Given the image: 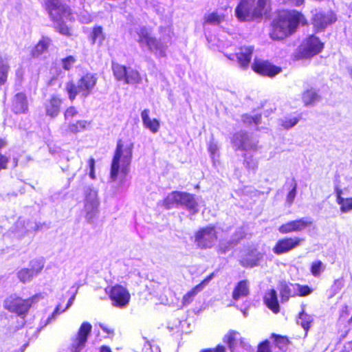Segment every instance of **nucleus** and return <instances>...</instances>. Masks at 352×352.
<instances>
[{
	"mask_svg": "<svg viewBox=\"0 0 352 352\" xmlns=\"http://www.w3.org/2000/svg\"><path fill=\"white\" fill-rule=\"evenodd\" d=\"M307 20L305 15L296 10L280 11L271 23L270 38L283 40L294 34L299 25H305Z\"/></svg>",
	"mask_w": 352,
	"mask_h": 352,
	"instance_id": "obj_1",
	"label": "nucleus"
},
{
	"mask_svg": "<svg viewBox=\"0 0 352 352\" xmlns=\"http://www.w3.org/2000/svg\"><path fill=\"white\" fill-rule=\"evenodd\" d=\"M272 10L270 0H241L235 8V14L241 22L260 21L270 18Z\"/></svg>",
	"mask_w": 352,
	"mask_h": 352,
	"instance_id": "obj_2",
	"label": "nucleus"
},
{
	"mask_svg": "<svg viewBox=\"0 0 352 352\" xmlns=\"http://www.w3.org/2000/svg\"><path fill=\"white\" fill-rule=\"evenodd\" d=\"M133 144L130 140L119 139L117 142L111 164V177L113 180L118 175L120 170L126 175L133 156Z\"/></svg>",
	"mask_w": 352,
	"mask_h": 352,
	"instance_id": "obj_3",
	"label": "nucleus"
},
{
	"mask_svg": "<svg viewBox=\"0 0 352 352\" xmlns=\"http://www.w3.org/2000/svg\"><path fill=\"white\" fill-rule=\"evenodd\" d=\"M97 80L98 78L95 74L86 73L80 76L77 84L72 80L67 81L65 89L69 100L73 102L78 94L85 98H87L91 94L96 85Z\"/></svg>",
	"mask_w": 352,
	"mask_h": 352,
	"instance_id": "obj_4",
	"label": "nucleus"
},
{
	"mask_svg": "<svg viewBox=\"0 0 352 352\" xmlns=\"http://www.w3.org/2000/svg\"><path fill=\"white\" fill-rule=\"evenodd\" d=\"M41 298V294H35L28 298L23 299L13 294L6 298L3 306L6 310L23 318L28 314L32 305Z\"/></svg>",
	"mask_w": 352,
	"mask_h": 352,
	"instance_id": "obj_5",
	"label": "nucleus"
},
{
	"mask_svg": "<svg viewBox=\"0 0 352 352\" xmlns=\"http://www.w3.org/2000/svg\"><path fill=\"white\" fill-rule=\"evenodd\" d=\"M173 204L185 206L192 214L198 212L195 195L186 192L173 191L163 200V206L169 209Z\"/></svg>",
	"mask_w": 352,
	"mask_h": 352,
	"instance_id": "obj_6",
	"label": "nucleus"
},
{
	"mask_svg": "<svg viewBox=\"0 0 352 352\" xmlns=\"http://www.w3.org/2000/svg\"><path fill=\"white\" fill-rule=\"evenodd\" d=\"M138 43L140 45L145 46L151 53L154 54L157 58L166 57L167 46L160 39L151 36L146 28H141L138 32Z\"/></svg>",
	"mask_w": 352,
	"mask_h": 352,
	"instance_id": "obj_7",
	"label": "nucleus"
},
{
	"mask_svg": "<svg viewBox=\"0 0 352 352\" xmlns=\"http://www.w3.org/2000/svg\"><path fill=\"white\" fill-rule=\"evenodd\" d=\"M324 48V43L319 38L312 34L309 36L301 44L294 54L296 60L309 59L320 54Z\"/></svg>",
	"mask_w": 352,
	"mask_h": 352,
	"instance_id": "obj_8",
	"label": "nucleus"
},
{
	"mask_svg": "<svg viewBox=\"0 0 352 352\" xmlns=\"http://www.w3.org/2000/svg\"><path fill=\"white\" fill-rule=\"evenodd\" d=\"M111 69L116 80L124 84L137 86L142 82L140 73L131 67L112 63Z\"/></svg>",
	"mask_w": 352,
	"mask_h": 352,
	"instance_id": "obj_9",
	"label": "nucleus"
},
{
	"mask_svg": "<svg viewBox=\"0 0 352 352\" xmlns=\"http://www.w3.org/2000/svg\"><path fill=\"white\" fill-rule=\"evenodd\" d=\"M218 240V232L214 225L199 228L194 234V242L200 250L212 248Z\"/></svg>",
	"mask_w": 352,
	"mask_h": 352,
	"instance_id": "obj_10",
	"label": "nucleus"
},
{
	"mask_svg": "<svg viewBox=\"0 0 352 352\" xmlns=\"http://www.w3.org/2000/svg\"><path fill=\"white\" fill-rule=\"evenodd\" d=\"M91 330V324L88 322H83L78 328L76 335L72 338L71 344L67 349L68 352H80L85 347Z\"/></svg>",
	"mask_w": 352,
	"mask_h": 352,
	"instance_id": "obj_11",
	"label": "nucleus"
},
{
	"mask_svg": "<svg viewBox=\"0 0 352 352\" xmlns=\"http://www.w3.org/2000/svg\"><path fill=\"white\" fill-rule=\"evenodd\" d=\"M107 294L113 306L116 307L123 308L129 303L131 300L129 292L126 287L119 284L111 287Z\"/></svg>",
	"mask_w": 352,
	"mask_h": 352,
	"instance_id": "obj_12",
	"label": "nucleus"
},
{
	"mask_svg": "<svg viewBox=\"0 0 352 352\" xmlns=\"http://www.w3.org/2000/svg\"><path fill=\"white\" fill-rule=\"evenodd\" d=\"M78 115V111L74 106H69L65 109L63 116L65 122L67 124V131L71 133H77L86 129L87 122L85 120H77L73 122V119Z\"/></svg>",
	"mask_w": 352,
	"mask_h": 352,
	"instance_id": "obj_13",
	"label": "nucleus"
},
{
	"mask_svg": "<svg viewBox=\"0 0 352 352\" xmlns=\"http://www.w3.org/2000/svg\"><path fill=\"white\" fill-rule=\"evenodd\" d=\"M252 69L256 74L269 78H273L282 72V68L268 60L255 58L251 65Z\"/></svg>",
	"mask_w": 352,
	"mask_h": 352,
	"instance_id": "obj_14",
	"label": "nucleus"
},
{
	"mask_svg": "<svg viewBox=\"0 0 352 352\" xmlns=\"http://www.w3.org/2000/svg\"><path fill=\"white\" fill-rule=\"evenodd\" d=\"M337 21L336 12L330 10L327 12H319L312 17V25L315 32H323L329 25Z\"/></svg>",
	"mask_w": 352,
	"mask_h": 352,
	"instance_id": "obj_15",
	"label": "nucleus"
},
{
	"mask_svg": "<svg viewBox=\"0 0 352 352\" xmlns=\"http://www.w3.org/2000/svg\"><path fill=\"white\" fill-rule=\"evenodd\" d=\"M45 8L53 21H59L72 13L70 8L61 3L60 0H45Z\"/></svg>",
	"mask_w": 352,
	"mask_h": 352,
	"instance_id": "obj_16",
	"label": "nucleus"
},
{
	"mask_svg": "<svg viewBox=\"0 0 352 352\" xmlns=\"http://www.w3.org/2000/svg\"><path fill=\"white\" fill-rule=\"evenodd\" d=\"M304 241L302 238L298 236H287L277 241L273 247V252L280 255L287 253L298 247Z\"/></svg>",
	"mask_w": 352,
	"mask_h": 352,
	"instance_id": "obj_17",
	"label": "nucleus"
},
{
	"mask_svg": "<svg viewBox=\"0 0 352 352\" xmlns=\"http://www.w3.org/2000/svg\"><path fill=\"white\" fill-rule=\"evenodd\" d=\"M313 221L308 218H300L289 221L280 225L278 230L281 234H287L293 232H300L311 226Z\"/></svg>",
	"mask_w": 352,
	"mask_h": 352,
	"instance_id": "obj_18",
	"label": "nucleus"
},
{
	"mask_svg": "<svg viewBox=\"0 0 352 352\" xmlns=\"http://www.w3.org/2000/svg\"><path fill=\"white\" fill-rule=\"evenodd\" d=\"M11 110L16 115L26 114L29 111L28 100L25 92H18L11 99Z\"/></svg>",
	"mask_w": 352,
	"mask_h": 352,
	"instance_id": "obj_19",
	"label": "nucleus"
},
{
	"mask_svg": "<svg viewBox=\"0 0 352 352\" xmlns=\"http://www.w3.org/2000/svg\"><path fill=\"white\" fill-rule=\"evenodd\" d=\"M99 201L97 198V193L95 190H89L85 195V209L86 210V217L89 221L96 216L98 212Z\"/></svg>",
	"mask_w": 352,
	"mask_h": 352,
	"instance_id": "obj_20",
	"label": "nucleus"
},
{
	"mask_svg": "<svg viewBox=\"0 0 352 352\" xmlns=\"http://www.w3.org/2000/svg\"><path fill=\"white\" fill-rule=\"evenodd\" d=\"M63 99L58 95H52L44 103L45 114L51 118L58 116L61 110Z\"/></svg>",
	"mask_w": 352,
	"mask_h": 352,
	"instance_id": "obj_21",
	"label": "nucleus"
},
{
	"mask_svg": "<svg viewBox=\"0 0 352 352\" xmlns=\"http://www.w3.org/2000/svg\"><path fill=\"white\" fill-rule=\"evenodd\" d=\"M254 48L252 46H241L237 49L235 55L240 67L247 69L252 60Z\"/></svg>",
	"mask_w": 352,
	"mask_h": 352,
	"instance_id": "obj_22",
	"label": "nucleus"
},
{
	"mask_svg": "<svg viewBox=\"0 0 352 352\" xmlns=\"http://www.w3.org/2000/svg\"><path fill=\"white\" fill-rule=\"evenodd\" d=\"M263 260V255L254 250H250L240 261V265L245 268H253L258 266Z\"/></svg>",
	"mask_w": 352,
	"mask_h": 352,
	"instance_id": "obj_23",
	"label": "nucleus"
},
{
	"mask_svg": "<svg viewBox=\"0 0 352 352\" xmlns=\"http://www.w3.org/2000/svg\"><path fill=\"white\" fill-rule=\"evenodd\" d=\"M263 301L265 306L274 314H277L280 312V305L275 289H271L265 293Z\"/></svg>",
	"mask_w": 352,
	"mask_h": 352,
	"instance_id": "obj_24",
	"label": "nucleus"
},
{
	"mask_svg": "<svg viewBox=\"0 0 352 352\" xmlns=\"http://www.w3.org/2000/svg\"><path fill=\"white\" fill-rule=\"evenodd\" d=\"M301 98L304 106L310 107L318 102L321 100V96L315 88L309 87L302 93Z\"/></svg>",
	"mask_w": 352,
	"mask_h": 352,
	"instance_id": "obj_25",
	"label": "nucleus"
},
{
	"mask_svg": "<svg viewBox=\"0 0 352 352\" xmlns=\"http://www.w3.org/2000/svg\"><path fill=\"white\" fill-rule=\"evenodd\" d=\"M51 43V38L47 36H43L32 49L30 52L31 57L36 58L41 56L44 52L48 50Z\"/></svg>",
	"mask_w": 352,
	"mask_h": 352,
	"instance_id": "obj_26",
	"label": "nucleus"
},
{
	"mask_svg": "<svg viewBox=\"0 0 352 352\" xmlns=\"http://www.w3.org/2000/svg\"><path fill=\"white\" fill-rule=\"evenodd\" d=\"M249 282L244 279L239 280L233 289L232 297L236 301L241 298L246 297L249 295Z\"/></svg>",
	"mask_w": 352,
	"mask_h": 352,
	"instance_id": "obj_27",
	"label": "nucleus"
},
{
	"mask_svg": "<svg viewBox=\"0 0 352 352\" xmlns=\"http://www.w3.org/2000/svg\"><path fill=\"white\" fill-rule=\"evenodd\" d=\"M142 123L144 126L148 129L151 133H156L158 132L160 124L158 120L149 118V110L144 109L141 113Z\"/></svg>",
	"mask_w": 352,
	"mask_h": 352,
	"instance_id": "obj_28",
	"label": "nucleus"
},
{
	"mask_svg": "<svg viewBox=\"0 0 352 352\" xmlns=\"http://www.w3.org/2000/svg\"><path fill=\"white\" fill-rule=\"evenodd\" d=\"M342 191L341 189L336 190V202L340 206L342 212H347L352 210V197L344 198L342 197Z\"/></svg>",
	"mask_w": 352,
	"mask_h": 352,
	"instance_id": "obj_29",
	"label": "nucleus"
},
{
	"mask_svg": "<svg viewBox=\"0 0 352 352\" xmlns=\"http://www.w3.org/2000/svg\"><path fill=\"white\" fill-rule=\"evenodd\" d=\"M240 333L236 330L230 329L223 336V341L227 344L230 352H234L237 340L239 339Z\"/></svg>",
	"mask_w": 352,
	"mask_h": 352,
	"instance_id": "obj_30",
	"label": "nucleus"
},
{
	"mask_svg": "<svg viewBox=\"0 0 352 352\" xmlns=\"http://www.w3.org/2000/svg\"><path fill=\"white\" fill-rule=\"evenodd\" d=\"M270 338L273 339L274 345L283 352L287 351L288 346L291 344V341L287 336L272 333Z\"/></svg>",
	"mask_w": 352,
	"mask_h": 352,
	"instance_id": "obj_31",
	"label": "nucleus"
},
{
	"mask_svg": "<svg viewBox=\"0 0 352 352\" xmlns=\"http://www.w3.org/2000/svg\"><path fill=\"white\" fill-rule=\"evenodd\" d=\"M89 39L91 44H95L98 42L99 45H102L105 39V34L103 32L102 26L95 25L89 36Z\"/></svg>",
	"mask_w": 352,
	"mask_h": 352,
	"instance_id": "obj_32",
	"label": "nucleus"
},
{
	"mask_svg": "<svg viewBox=\"0 0 352 352\" xmlns=\"http://www.w3.org/2000/svg\"><path fill=\"white\" fill-rule=\"evenodd\" d=\"M204 289L199 284L193 287L189 290L185 295L183 296L182 299V304L183 306H187L190 305L194 298L197 295L198 293L201 292Z\"/></svg>",
	"mask_w": 352,
	"mask_h": 352,
	"instance_id": "obj_33",
	"label": "nucleus"
},
{
	"mask_svg": "<svg viewBox=\"0 0 352 352\" xmlns=\"http://www.w3.org/2000/svg\"><path fill=\"white\" fill-rule=\"evenodd\" d=\"M225 19L224 14H219L217 12H212L204 16V25H219Z\"/></svg>",
	"mask_w": 352,
	"mask_h": 352,
	"instance_id": "obj_34",
	"label": "nucleus"
},
{
	"mask_svg": "<svg viewBox=\"0 0 352 352\" xmlns=\"http://www.w3.org/2000/svg\"><path fill=\"white\" fill-rule=\"evenodd\" d=\"M34 277L38 276L44 268V261L43 259L34 258L30 261L29 267H27Z\"/></svg>",
	"mask_w": 352,
	"mask_h": 352,
	"instance_id": "obj_35",
	"label": "nucleus"
},
{
	"mask_svg": "<svg viewBox=\"0 0 352 352\" xmlns=\"http://www.w3.org/2000/svg\"><path fill=\"white\" fill-rule=\"evenodd\" d=\"M241 120L243 123L245 125H258L261 123V114L251 116L245 113L242 115Z\"/></svg>",
	"mask_w": 352,
	"mask_h": 352,
	"instance_id": "obj_36",
	"label": "nucleus"
},
{
	"mask_svg": "<svg viewBox=\"0 0 352 352\" xmlns=\"http://www.w3.org/2000/svg\"><path fill=\"white\" fill-rule=\"evenodd\" d=\"M299 318L300 319V325L304 329V330L307 332L311 327V324L313 322V319L311 316L307 313H305V310L302 309L299 313Z\"/></svg>",
	"mask_w": 352,
	"mask_h": 352,
	"instance_id": "obj_37",
	"label": "nucleus"
},
{
	"mask_svg": "<svg viewBox=\"0 0 352 352\" xmlns=\"http://www.w3.org/2000/svg\"><path fill=\"white\" fill-rule=\"evenodd\" d=\"M324 270V266L320 260L314 261L311 263L310 272L314 277H319Z\"/></svg>",
	"mask_w": 352,
	"mask_h": 352,
	"instance_id": "obj_38",
	"label": "nucleus"
},
{
	"mask_svg": "<svg viewBox=\"0 0 352 352\" xmlns=\"http://www.w3.org/2000/svg\"><path fill=\"white\" fill-rule=\"evenodd\" d=\"M279 294L281 302H287L292 296V289L287 283H283L279 287Z\"/></svg>",
	"mask_w": 352,
	"mask_h": 352,
	"instance_id": "obj_39",
	"label": "nucleus"
},
{
	"mask_svg": "<svg viewBox=\"0 0 352 352\" xmlns=\"http://www.w3.org/2000/svg\"><path fill=\"white\" fill-rule=\"evenodd\" d=\"M17 278L20 282L26 283L32 280L34 276L30 273L27 267L21 268L16 273Z\"/></svg>",
	"mask_w": 352,
	"mask_h": 352,
	"instance_id": "obj_40",
	"label": "nucleus"
},
{
	"mask_svg": "<svg viewBox=\"0 0 352 352\" xmlns=\"http://www.w3.org/2000/svg\"><path fill=\"white\" fill-rule=\"evenodd\" d=\"M300 120V116L293 118H285L281 120L280 126L284 129L288 130L296 126Z\"/></svg>",
	"mask_w": 352,
	"mask_h": 352,
	"instance_id": "obj_41",
	"label": "nucleus"
},
{
	"mask_svg": "<svg viewBox=\"0 0 352 352\" xmlns=\"http://www.w3.org/2000/svg\"><path fill=\"white\" fill-rule=\"evenodd\" d=\"M9 69L10 66L7 63L0 61V86L7 82Z\"/></svg>",
	"mask_w": 352,
	"mask_h": 352,
	"instance_id": "obj_42",
	"label": "nucleus"
},
{
	"mask_svg": "<svg viewBox=\"0 0 352 352\" xmlns=\"http://www.w3.org/2000/svg\"><path fill=\"white\" fill-rule=\"evenodd\" d=\"M76 62V58L72 55H69L61 59L63 69L65 71H69Z\"/></svg>",
	"mask_w": 352,
	"mask_h": 352,
	"instance_id": "obj_43",
	"label": "nucleus"
},
{
	"mask_svg": "<svg viewBox=\"0 0 352 352\" xmlns=\"http://www.w3.org/2000/svg\"><path fill=\"white\" fill-rule=\"evenodd\" d=\"M298 292L297 296L300 297H305L310 295L313 292V289L307 285L296 284Z\"/></svg>",
	"mask_w": 352,
	"mask_h": 352,
	"instance_id": "obj_44",
	"label": "nucleus"
},
{
	"mask_svg": "<svg viewBox=\"0 0 352 352\" xmlns=\"http://www.w3.org/2000/svg\"><path fill=\"white\" fill-rule=\"evenodd\" d=\"M56 30L60 34L70 36L72 35L69 28L63 22L60 21L55 26Z\"/></svg>",
	"mask_w": 352,
	"mask_h": 352,
	"instance_id": "obj_45",
	"label": "nucleus"
},
{
	"mask_svg": "<svg viewBox=\"0 0 352 352\" xmlns=\"http://www.w3.org/2000/svg\"><path fill=\"white\" fill-rule=\"evenodd\" d=\"M256 352H272L270 340L265 339L258 343L256 347Z\"/></svg>",
	"mask_w": 352,
	"mask_h": 352,
	"instance_id": "obj_46",
	"label": "nucleus"
},
{
	"mask_svg": "<svg viewBox=\"0 0 352 352\" xmlns=\"http://www.w3.org/2000/svg\"><path fill=\"white\" fill-rule=\"evenodd\" d=\"M292 188L287 193V197H286V201L289 205L293 204V202L295 199L296 195L297 184L294 179H293V184H292Z\"/></svg>",
	"mask_w": 352,
	"mask_h": 352,
	"instance_id": "obj_47",
	"label": "nucleus"
},
{
	"mask_svg": "<svg viewBox=\"0 0 352 352\" xmlns=\"http://www.w3.org/2000/svg\"><path fill=\"white\" fill-rule=\"evenodd\" d=\"M234 239L228 242V245H236L240 241L245 239V233L243 232H235L233 234Z\"/></svg>",
	"mask_w": 352,
	"mask_h": 352,
	"instance_id": "obj_48",
	"label": "nucleus"
},
{
	"mask_svg": "<svg viewBox=\"0 0 352 352\" xmlns=\"http://www.w3.org/2000/svg\"><path fill=\"white\" fill-rule=\"evenodd\" d=\"M9 162V157L0 153V171L8 169Z\"/></svg>",
	"mask_w": 352,
	"mask_h": 352,
	"instance_id": "obj_49",
	"label": "nucleus"
},
{
	"mask_svg": "<svg viewBox=\"0 0 352 352\" xmlns=\"http://www.w3.org/2000/svg\"><path fill=\"white\" fill-rule=\"evenodd\" d=\"M88 165L89 168V177L91 179H96L95 175V160L93 157H91L88 160Z\"/></svg>",
	"mask_w": 352,
	"mask_h": 352,
	"instance_id": "obj_50",
	"label": "nucleus"
},
{
	"mask_svg": "<svg viewBox=\"0 0 352 352\" xmlns=\"http://www.w3.org/2000/svg\"><path fill=\"white\" fill-rule=\"evenodd\" d=\"M216 276L215 272H212L208 275L199 285L201 286L203 289L209 283V282Z\"/></svg>",
	"mask_w": 352,
	"mask_h": 352,
	"instance_id": "obj_51",
	"label": "nucleus"
},
{
	"mask_svg": "<svg viewBox=\"0 0 352 352\" xmlns=\"http://www.w3.org/2000/svg\"><path fill=\"white\" fill-rule=\"evenodd\" d=\"M99 327L100 329L107 334H108L111 337H113L114 336V330L111 328L108 327L107 325L104 324H99Z\"/></svg>",
	"mask_w": 352,
	"mask_h": 352,
	"instance_id": "obj_52",
	"label": "nucleus"
},
{
	"mask_svg": "<svg viewBox=\"0 0 352 352\" xmlns=\"http://www.w3.org/2000/svg\"><path fill=\"white\" fill-rule=\"evenodd\" d=\"M305 2V0H285V3H288L294 6H300Z\"/></svg>",
	"mask_w": 352,
	"mask_h": 352,
	"instance_id": "obj_53",
	"label": "nucleus"
},
{
	"mask_svg": "<svg viewBox=\"0 0 352 352\" xmlns=\"http://www.w3.org/2000/svg\"><path fill=\"white\" fill-rule=\"evenodd\" d=\"M211 352H226V350L224 346L218 344L214 349H211Z\"/></svg>",
	"mask_w": 352,
	"mask_h": 352,
	"instance_id": "obj_54",
	"label": "nucleus"
},
{
	"mask_svg": "<svg viewBox=\"0 0 352 352\" xmlns=\"http://www.w3.org/2000/svg\"><path fill=\"white\" fill-rule=\"evenodd\" d=\"M218 150L217 146L215 144H210L208 146V151L211 155H214Z\"/></svg>",
	"mask_w": 352,
	"mask_h": 352,
	"instance_id": "obj_55",
	"label": "nucleus"
},
{
	"mask_svg": "<svg viewBox=\"0 0 352 352\" xmlns=\"http://www.w3.org/2000/svg\"><path fill=\"white\" fill-rule=\"evenodd\" d=\"M58 80L57 76H53L50 80H48L46 82L47 86L50 87L52 86L54 82Z\"/></svg>",
	"mask_w": 352,
	"mask_h": 352,
	"instance_id": "obj_56",
	"label": "nucleus"
},
{
	"mask_svg": "<svg viewBox=\"0 0 352 352\" xmlns=\"http://www.w3.org/2000/svg\"><path fill=\"white\" fill-rule=\"evenodd\" d=\"M98 352H112L110 347L106 345H102L99 348Z\"/></svg>",
	"mask_w": 352,
	"mask_h": 352,
	"instance_id": "obj_57",
	"label": "nucleus"
},
{
	"mask_svg": "<svg viewBox=\"0 0 352 352\" xmlns=\"http://www.w3.org/2000/svg\"><path fill=\"white\" fill-rule=\"evenodd\" d=\"M228 250V246H225V247L219 246L217 251L220 254H225Z\"/></svg>",
	"mask_w": 352,
	"mask_h": 352,
	"instance_id": "obj_58",
	"label": "nucleus"
},
{
	"mask_svg": "<svg viewBox=\"0 0 352 352\" xmlns=\"http://www.w3.org/2000/svg\"><path fill=\"white\" fill-rule=\"evenodd\" d=\"M7 145V142L4 138H0V150L3 148Z\"/></svg>",
	"mask_w": 352,
	"mask_h": 352,
	"instance_id": "obj_59",
	"label": "nucleus"
},
{
	"mask_svg": "<svg viewBox=\"0 0 352 352\" xmlns=\"http://www.w3.org/2000/svg\"><path fill=\"white\" fill-rule=\"evenodd\" d=\"M200 352H211V349H203Z\"/></svg>",
	"mask_w": 352,
	"mask_h": 352,
	"instance_id": "obj_60",
	"label": "nucleus"
},
{
	"mask_svg": "<svg viewBox=\"0 0 352 352\" xmlns=\"http://www.w3.org/2000/svg\"><path fill=\"white\" fill-rule=\"evenodd\" d=\"M340 283H341V281L338 279L334 280L335 285H340Z\"/></svg>",
	"mask_w": 352,
	"mask_h": 352,
	"instance_id": "obj_61",
	"label": "nucleus"
},
{
	"mask_svg": "<svg viewBox=\"0 0 352 352\" xmlns=\"http://www.w3.org/2000/svg\"><path fill=\"white\" fill-rule=\"evenodd\" d=\"M226 56L227 57V58L230 59V60H232V55L230 54V55H226Z\"/></svg>",
	"mask_w": 352,
	"mask_h": 352,
	"instance_id": "obj_62",
	"label": "nucleus"
},
{
	"mask_svg": "<svg viewBox=\"0 0 352 352\" xmlns=\"http://www.w3.org/2000/svg\"><path fill=\"white\" fill-rule=\"evenodd\" d=\"M351 349L352 350V341L351 342Z\"/></svg>",
	"mask_w": 352,
	"mask_h": 352,
	"instance_id": "obj_63",
	"label": "nucleus"
},
{
	"mask_svg": "<svg viewBox=\"0 0 352 352\" xmlns=\"http://www.w3.org/2000/svg\"><path fill=\"white\" fill-rule=\"evenodd\" d=\"M350 321L352 322V315H351V317L350 318Z\"/></svg>",
	"mask_w": 352,
	"mask_h": 352,
	"instance_id": "obj_64",
	"label": "nucleus"
}]
</instances>
